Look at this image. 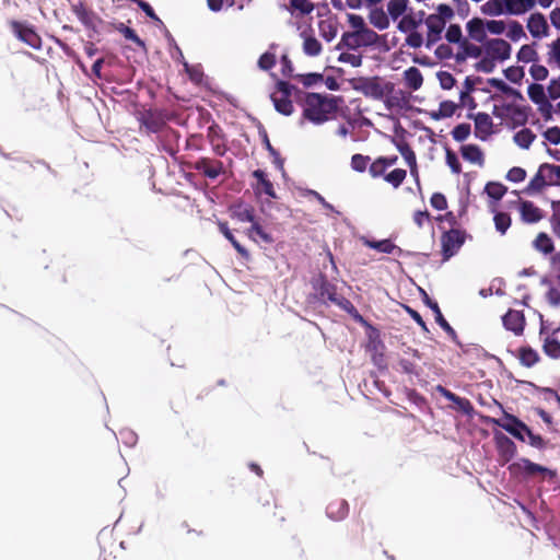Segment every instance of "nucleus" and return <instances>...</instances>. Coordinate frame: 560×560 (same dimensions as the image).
Instances as JSON below:
<instances>
[{"label":"nucleus","instance_id":"f8f14e48","mask_svg":"<svg viewBox=\"0 0 560 560\" xmlns=\"http://www.w3.org/2000/svg\"><path fill=\"white\" fill-rule=\"evenodd\" d=\"M396 162H397V156L378 158L375 161H373L372 164L370 165V168H369L370 175L374 178H377L381 176L385 177V175L387 174L386 171L390 166L395 165Z\"/></svg>","mask_w":560,"mask_h":560},{"label":"nucleus","instance_id":"b1692460","mask_svg":"<svg viewBox=\"0 0 560 560\" xmlns=\"http://www.w3.org/2000/svg\"><path fill=\"white\" fill-rule=\"evenodd\" d=\"M542 348H544V352L548 357H550L552 359L560 358V341L557 338H555L553 336H547L544 339Z\"/></svg>","mask_w":560,"mask_h":560},{"label":"nucleus","instance_id":"37998d69","mask_svg":"<svg viewBox=\"0 0 560 560\" xmlns=\"http://www.w3.org/2000/svg\"><path fill=\"white\" fill-rule=\"evenodd\" d=\"M291 5L303 14L311 13L314 10V4L310 0H291Z\"/></svg>","mask_w":560,"mask_h":560},{"label":"nucleus","instance_id":"9d476101","mask_svg":"<svg viewBox=\"0 0 560 560\" xmlns=\"http://www.w3.org/2000/svg\"><path fill=\"white\" fill-rule=\"evenodd\" d=\"M466 30L468 36L478 43H486L487 27L486 20L475 18L467 22Z\"/></svg>","mask_w":560,"mask_h":560},{"label":"nucleus","instance_id":"8fccbe9b","mask_svg":"<svg viewBox=\"0 0 560 560\" xmlns=\"http://www.w3.org/2000/svg\"><path fill=\"white\" fill-rule=\"evenodd\" d=\"M275 105H276V108L278 112L284 114V115H290L292 112H293V105L290 101L288 100H277L275 98Z\"/></svg>","mask_w":560,"mask_h":560},{"label":"nucleus","instance_id":"f3484780","mask_svg":"<svg viewBox=\"0 0 560 560\" xmlns=\"http://www.w3.org/2000/svg\"><path fill=\"white\" fill-rule=\"evenodd\" d=\"M458 108L457 104L452 101H443L436 110H431L429 113L430 117L434 120H440L444 118L452 117L456 109Z\"/></svg>","mask_w":560,"mask_h":560},{"label":"nucleus","instance_id":"774afa93","mask_svg":"<svg viewBox=\"0 0 560 560\" xmlns=\"http://www.w3.org/2000/svg\"><path fill=\"white\" fill-rule=\"evenodd\" d=\"M552 24L560 28V10H553L550 14Z\"/></svg>","mask_w":560,"mask_h":560},{"label":"nucleus","instance_id":"f704fd0d","mask_svg":"<svg viewBox=\"0 0 560 560\" xmlns=\"http://www.w3.org/2000/svg\"><path fill=\"white\" fill-rule=\"evenodd\" d=\"M405 178L406 171L401 168H395L387 173L384 177V179L395 188L399 187Z\"/></svg>","mask_w":560,"mask_h":560},{"label":"nucleus","instance_id":"39448f33","mask_svg":"<svg viewBox=\"0 0 560 560\" xmlns=\"http://www.w3.org/2000/svg\"><path fill=\"white\" fill-rule=\"evenodd\" d=\"M545 185L560 186V165L542 164L530 182V187L539 189Z\"/></svg>","mask_w":560,"mask_h":560},{"label":"nucleus","instance_id":"680f3d73","mask_svg":"<svg viewBox=\"0 0 560 560\" xmlns=\"http://www.w3.org/2000/svg\"><path fill=\"white\" fill-rule=\"evenodd\" d=\"M460 36H462V33H460V28L458 26H455V25L450 26V28L447 30V33H446V38L450 42L456 43L460 39Z\"/></svg>","mask_w":560,"mask_h":560},{"label":"nucleus","instance_id":"20e7f679","mask_svg":"<svg viewBox=\"0 0 560 560\" xmlns=\"http://www.w3.org/2000/svg\"><path fill=\"white\" fill-rule=\"evenodd\" d=\"M509 470L511 474L526 475V476H541L544 479H552L555 477V472L544 466L534 464L526 458H521L517 462L510 465Z\"/></svg>","mask_w":560,"mask_h":560},{"label":"nucleus","instance_id":"338daca9","mask_svg":"<svg viewBox=\"0 0 560 560\" xmlns=\"http://www.w3.org/2000/svg\"><path fill=\"white\" fill-rule=\"evenodd\" d=\"M455 404L458 406V408H460L462 410L466 411V412H469L470 410V404L468 402V400L466 399H463V398H457Z\"/></svg>","mask_w":560,"mask_h":560},{"label":"nucleus","instance_id":"58836bf2","mask_svg":"<svg viewBox=\"0 0 560 560\" xmlns=\"http://www.w3.org/2000/svg\"><path fill=\"white\" fill-rule=\"evenodd\" d=\"M303 49L305 54L310 56H316L320 52V44L319 42L314 37H305L303 43Z\"/></svg>","mask_w":560,"mask_h":560},{"label":"nucleus","instance_id":"c85d7f7f","mask_svg":"<svg viewBox=\"0 0 560 560\" xmlns=\"http://www.w3.org/2000/svg\"><path fill=\"white\" fill-rule=\"evenodd\" d=\"M370 22L378 30H385L389 26V20L381 9H375L371 12Z\"/></svg>","mask_w":560,"mask_h":560},{"label":"nucleus","instance_id":"423d86ee","mask_svg":"<svg viewBox=\"0 0 560 560\" xmlns=\"http://www.w3.org/2000/svg\"><path fill=\"white\" fill-rule=\"evenodd\" d=\"M354 89L373 98H381L387 92V85L377 79L360 80Z\"/></svg>","mask_w":560,"mask_h":560},{"label":"nucleus","instance_id":"603ef678","mask_svg":"<svg viewBox=\"0 0 560 560\" xmlns=\"http://www.w3.org/2000/svg\"><path fill=\"white\" fill-rule=\"evenodd\" d=\"M436 14L438 16H440L441 19H443L444 21H450L453 15H454V12H453V9L447 5V4H440L436 9V12L434 13Z\"/></svg>","mask_w":560,"mask_h":560},{"label":"nucleus","instance_id":"0eeeda50","mask_svg":"<svg viewBox=\"0 0 560 560\" xmlns=\"http://www.w3.org/2000/svg\"><path fill=\"white\" fill-rule=\"evenodd\" d=\"M464 234L458 230H451L442 236L443 254L446 258L453 256L463 245Z\"/></svg>","mask_w":560,"mask_h":560},{"label":"nucleus","instance_id":"4468645a","mask_svg":"<svg viewBox=\"0 0 560 560\" xmlns=\"http://www.w3.org/2000/svg\"><path fill=\"white\" fill-rule=\"evenodd\" d=\"M503 324L506 329L520 335L524 329V316L518 311H509L503 317Z\"/></svg>","mask_w":560,"mask_h":560},{"label":"nucleus","instance_id":"c03bdc74","mask_svg":"<svg viewBox=\"0 0 560 560\" xmlns=\"http://www.w3.org/2000/svg\"><path fill=\"white\" fill-rule=\"evenodd\" d=\"M438 79H439V82H440L441 86L444 90H450L455 84V80H454L453 75L450 72H446V71L439 72L438 73Z\"/></svg>","mask_w":560,"mask_h":560},{"label":"nucleus","instance_id":"c756f323","mask_svg":"<svg viewBox=\"0 0 560 560\" xmlns=\"http://www.w3.org/2000/svg\"><path fill=\"white\" fill-rule=\"evenodd\" d=\"M535 136L529 129H522L514 135V142L522 149H528Z\"/></svg>","mask_w":560,"mask_h":560},{"label":"nucleus","instance_id":"473e14b6","mask_svg":"<svg viewBox=\"0 0 560 560\" xmlns=\"http://www.w3.org/2000/svg\"><path fill=\"white\" fill-rule=\"evenodd\" d=\"M425 24L430 33L439 35L444 30L446 21L433 13L427 18Z\"/></svg>","mask_w":560,"mask_h":560},{"label":"nucleus","instance_id":"cd10ccee","mask_svg":"<svg viewBox=\"0 0 560 560\" xmlns=\"http://www.w3.org/2000/svg\"><path fill=\"white\" fill-rule=\"evenodd\" d=\"M364 245L370 248L376 249L380 253H386V254H392L396 249V246L388 240H382V241L364 240Z\"/></svg>","mask_w":560,"mask_h":560},{"label":"nucleus","instance_id":"dca6fc26","mask_svg":"<svg viewBox=\"0 0 560 560\" xmlns=\"http://www.w3.org/2000/svg\"><path fill=\"white\" fill-rule=\"evenodd\" d=\"M460 152L466 161L479 166L483 164V153L479 147L475 144H466L462 147Z\"/></svg>","mask_w":560,"mask_h":560},{"label":"nucleus","instance_id":"f257e3e1","mask_svg":"<svg viewBox=\"0 0 560 560\" xmlns=\"http://www.w3.org/2000/svg\"><path fill=\"white\" fill-rule=\"evenodd\" d=\"M336 109L335 98L308 94L305 100L304 116L315 124H322L328 120Z\"/></svg>","mask_w":560,"mask_h":560},{"label":"nucleus","instance_id":"7ed1b4c3","mask_svg":"<svg viewBox=\"0 0 560 560\" xmlns=\"http://www.w3.org/2000/svg\"><path fill=\"white\" fill-rule=\"evenodd\" d=\"M233 218L238 223H250L249 229H245L244 232L248 235V237L253 241H257L259 237L261 241L266 243H271L272 238L269 234H267L261 226L255 221L253 209L247 205H237L232 209Z\"/></svg>","mask_w":560,"mask_h":560},{"label":"nucleus","instance_id":"393cba45","mask_svg":"<svg viewBox=\"0 0 560 560\" xmlns=\"http://www.w3.org/2000/svg\"><path fill=\"white\" fill-rule=\"evenodd\" d=\"M482 12L488 15H501L506 13L504 0H489L482 5Z\"/></svg>","mask_w":560,"mask_h":560},{"label":"nucleus","instance_id":"2f4dec72","mask_svg":"<svg viewBox=\"0 0 560 560\" xmlns=\"http://www.w3.org/2000/svg\"><path fill=\"white\" fill-rule=\"evenodd\" d=\"M405 80L406 83L413 90L419 89L423 81L420 71L415 67L405 71Z\"/></svg>","mask_w":560,"mask_h":560},{"label":"nucleus","instance_id":"0e129e2a","mask_svg":"<svg viewBox=\"0 0 560 560\" xmlns=\"http://www.w3.org/2000/svg\"><path fill=\"white\" fill-rule=\"evenodd\" d=\"M428 219L429 214L425 211H417L413 214V221L419 228H421Z\"/></svg>","mask_w":560,"mask_h":560},{"label":"nucleus","instance_id":"e2e57ef3","mask_svg":"<svg viewBox=\"0 0 560 560\" xmlns=\"http://www.w3.org/2000/svg\"><path fill=\"white\" fill-rule=\"evenodd\" d=\"M301 80H302L303 84L312 85V84H315L316 82L320 81L322 75L315 74V73H310V74L301 75Z\"/></svg>","mask_w":560,"mask_h":560},{"label":"nucleus","instance_id":"a19ab883","mask_svg":"<svg viewBox=\"0 0 560 560\" xmlns=\"http://www.w3.org/2000/svg\"><path fill=\"white\" fill-rule=\"evenodd\" d=\"M469 135L470 126L468 124H460L456 126L452 131V136L456 141H464L469 137Z\"/></svg>","mask_w":560,"mask_h":560},{"label":"nucleus","instance_id":"de8ad7c7","mask_svg":"<svg viewBox=\"0 0 560 560\" xmlns=\"http://www.w3.org/2000/svg\"><path fill=\"white\" fill-rule=\"evenodd\" d=\"M526 177L525 170L521 167H513L508 172L506 178L514 183L523 182Z\"/></svg>","mask_w":560,"mask_h":560},{"label":"nucleus","instance_id":"09e8293b","mask_svg":"<svg viewBox=\"0 0 560 560\" xmlns=\"http://www.w3.org/2000/svg\"><path fill=\"white\" fill-rule=\"evenodd\" d=\"M431 206L436 210H445L447 208V201L444 195L440 192L433 194L431 197Z\"/></svg>","mask_w":560,"mask_h":560},{"label":"nucleus","instance_id":"c9c22d12","mask_svg":"<svg viewBox=\"0 0 560 560\" xmlns=\"http://www.w3.org/2000/svg\"><path fill=\"white\" fill-rule=\"evenodd\" d=\"M508 21L502 20H486L487 33L492 35L504 34Z\"/></svg>","mask_w":560,"mask_h":560},{"label":"nucleus","instance_id":"13d9d810","mask_svg":"<svg viewBox=\"0 0 560 560\" xmlns=\"http://www.w3.org/2000/svg\"><path fill=\"white\" fill-rule=\"evenodd\" d=\"M547 301L549 304L557 306L560 304V289L551 288L547 293Z\"/></svg>","mask_w":560,"mask_h":560},{"label":"nucleus","instance_id":"864d4df0","mask_svg":"<svg viewBox=\"0 0 560 560\" xmlns=\"http://www.w3.org/2000/svg\"><path fill=\"white\" fill-rule=\"evenodd\" d=\"M348 23L352 28L357 32H360L364 28V20L362 16L357 14H348Z\"/></svg>","mask_w":560,"mask_h":560},{"label":"nucleus","instance_id":"79ce46f5","mask_svg":"<svg viewBox=\"0 0 560 560\" xmlns=\"http://www.w3.org/2000/svg\"><path fill=\"white\" fill-rule=\"evenodd\" d=\"M220 231L224 234V236L233 244L234 248L242 255L246 256L247 252L244 247L240 245V243L234 238L233 234L226 226V224H220Z\"/></svg>","mask_w":560,"mask_h":560},{"label":"nucleus","instance_id":"9b49d317","mask_svg":"<svg viewBox=\"0 0 560 560\" xmlns=\"http://www.w3.org/2000/svg\"><path fill=\"white\" fill-rule=\"evenodd\" d=\"M501 427L522 441H525V434H529V429L525 424L510 416L502 420Z\"/></svg>","mask_w":560,"mask_h":560},{"label":"nucleus","instance_id":"ea45409f","mask_svg":"<svg viewBox=\"0 0 560 560\" xmlns=\"http://www.w3.org/2000/svg\"><path fill=\"white\" fill-rule=\"evenodd\" d=\"M534 245L535 247L540 250V252H544V253H549L552 250V242L551 240L548 237V235L544 234V233H540L535 242H534Z\"/></svg>","mask_w":560,"mask_h":560},{"label":"nucleus","instance_id":"ddd939ff","mask_svg":"<svg viewBox=\"0 0 560 560\" xmlns=\"http://www.w3.org/2000/svg\"><path fill=\"white\" fill-rule=\"evenodd\" d=\"M518 211L522 220L526 223H536L542 218L540 209L530 201H521Z\"/></svg>","mask_w":560,"mask_h":560},{"label":"nucleus","instance_id":"69168bd1","mask_svg":"<svg viewBox=\"0 0 560 560\" xmlns=\"http://www.w3.org/2000/svg\"><path fill=\"white\" fill-rule=\"evenodd\" d=\"M533 445V446H540L541 445V439L538 435H534L530 431L529 434H525V440Z\"/></svg>","mask_w":560,"mask_h":560},{"label":"nucleus","instance_id":"5701e85b","mask_svg":"<svg viewBox=\"0 0 560 560\" xmlns=\"http://www.w3.org/2000/svg\"><path fill=\"white\" fill-rule=\"evenodd\" d=\"M254 176L258 179L257 191L259 194H266L271 198H276L272 184L265 177V174L261 171H255Z\"/></svg>","mask_w":560,"mask_h":560},{"label":"nucleus","instance_id":"bf43d9fd","mask_svg":"<svg viewBox=\"0 0 560 560\" xmlns=\"http://www.w3.org/2000/svg\"><path fill=\"white\" fill-rule=\"evenodd\" d=\"M545 137L550 143L558 144L560 143V129L550 128L545 132Z\"/></svg>","mask_w":560,"mask_h":560},{"label":"nucleus","instance_id":"a18cd8bd","mask_svg":"<svg viewBox=\"0 0 560 560\" xmlns=\"http://www.w3.org/2000/svg\"><path fill=\"white\" fill-rule=\"evenodd\" d=\"M369 159L361 154H355L351 159V167L354 171L363 172L368 166Z\"/></svg>","mask_w":560,"mask_h":560},{"label":"nucleus","instance_id":"5fc2aeb1","mask_svg":"<svg viewBox=\"0 0 560 560\" xmlns=\"http://www.w3.org/2000/svg\"><path fill=\"white\" fill-rule=\"evenodd\" d=\"M275 63V56L270 52L264 54L258 61V65L261 69L267 70L270 69Z\"/></svg>","mask_w":560,"mask_h":560},{"label":"nucleus","instance_id":"4be33fe9","mask_svg":"<svg viewBox=\"0 0 560 560\" xmlns=\"http://www.w3.org/2000/svg\"><path fill=\"white\" fill-rule=\"evenodd\" d=\"M408 0H390L387 3V12L393 20H397L406 13Z\"/></svg>","mask_w":560,"mask_h":560},{"label":"nucleus","instance_id":"49530a36","mask_svg":"<svg viewBox=\"0 0 560 560\" xmlns=\"http://www.w3.org/2000/svg\"><path fill=\"white\" fill-rule=\"evenodd\" d=\"M446 164L450 166L453 173L458 174L460 172V163L456 154L450 150H446Z\"/></svg>","mask_w":560,"mask_h":560},{"label":"nucleus","instance_id":"aec40b11","mask_svg":"<svg viewBox=\"0 0 560 560\" xmlns=\"http://www.w3.org/2000/svg\"><path fill=\"white\" fill-rule=\"evenodd\" d=\"M398 150H399L400 154L402 155L404 160L406 161L407 165L410 168V175L416 180H418V177H419L418 165H417V160H416V155H415L413 151L409 147L402 145V144L398 145Z\"/></svg>","mask_w":560,"mask_h":560},{"label":"nucleus","instance_id":"a878e982","mask_svg":"<svg viewBox=\"0 0 560 560\" xmlns=\"http://www.w3.org/2000/svg\"><path fill=\"white\" fill-rule=\"evenodd\" d=\"M537 56L534 45H523L517 51L516 58L520 62L529 63L536 61Z\"/></svg>","mask_w":560,"mask_h":560},{"label":"nucleus","instance_id":"6e6d98bb","mask_svg":"<svg viewBox=\"0 0 560 560\" xmlns=\"http://www.w3.org/2000/svg\"><path fill=\"white\" fill-rule=\"evenodd\" d=\"M339 60L350 63L352 67H359L361 65V57L354 54H341Z\"/></svg>","mask_w":560,"mask_h":560},{"label":"nucleus","instance_id":"3c124183","mask_svg":"<svg viewBox=\"0 0 560 560\" xmlns=\"http://www.w3.org/2000/svg\"><path fill=\"white\" fill-rule=\"evenodd\" d=\"M530 74L535 80H545L548 77V70L540 65H533L530 67Z\"/></svg>","mask_w":560,"mask_h":560},{"label":"nucleus","instance_id":"052dcab7","mask_svg":"<svg viewBox=\"0 0 560 560\" xmlns=\"http://www.w3.org/2000/svg\"><path fill=\"white\" fill-rule=\"evenodd\" d=\"M549 96L553 100L560 97V80H552L548 86Z\"/></svg>","mask_w":560,"mask_h":560},{"label":"nucleus","instance_id":"2eb2a0df","mask_svg":"<svg viewBox=\"0 0 560 560\" xmlns=\"http://www.w3.org/2000/svg\"><path fill=\"white\" fill-rule=\"evenodd\" d=\"M506 13L521 15L534 8L536 0H504Z\"/></svg>","mask_w":560,"mask_h":560},{"label":"nucleus","instance_id":"f03ea898","mask_svg":"<svg viewBox=\"0 0 560 560\" xmlns=\"http://www.w3.org/2000/svg\"><path fill=\"white\" fill-rule=\"evenodd\" d=\"M483 52L486 57L478 62L477 70L490 72L494 68V62H502L511 57L512 47L504 39L492 38L483 44Z\"/></svg>","mask_w":560,"mask_h":560},{"label":"nucleus","instance_id":"412c9836","mask_svg":"<svg viewBox=\"0 0 560 560\" xmlns=\"http://www.w3.org/2000/svg\"><path fill=\"white\" fill-rule=\"evenodd\" d=\"M528 96L534 103L538 104L541 109H545L549 106L545 90H544L542 85H540V84L529 85L528 86Z\"/></svg>","mask_w":560,"mask_h":560},{"label":"nucleus","instance_id":"1a4fd4ad","mask_svg":"<svg viewBox=\"0 0 560 560\" xmlns=\"http://www.w3.org/2000/svg\"><path fill=\"white\" fill-rule=\"evenodd\" d=\"M493 132L492 119L488 114L478 113L475 116V135L480 140H486Z\"/></svg>","mask_w":560,"mask_h":560},{"label":"nucleus","instance_id":"a211bd4d","mask_svg":"<svg viewBox=\"0 0 560 560\" xmlns=\"http://www.w3.org/2000/svg\"><path fill=\"white\" fill-rule=\"evenodd\" d=\"M14 30H15L18 37L21 40L25 42L27 45H30L32 47L39 46V37L33 30H31L26 26L20 25V24L14 25Z\"/></svg>","mask_w":560,"mask_h":560},{"label":"nucleus","instance_id":"4d7b16f0","mask_svg":"<svg viewBox=\"0 0 560 560\" xmlns=\"http://www.w3.org/2000/svg\"><path fill=\"white\" fill-rule=\"evenodd\" d=\"M432 311H433V313H434V315H435V319H436V322L440 324V326H441L442 328H444L445 330L451 331V330H452V328L450 327V325L447 324V322L444 319V317H443V315H442V313H441V311H440V308H439L438 304H433V305H432Z\"/></svg>","mask_w":560,"mask_h":560},{"label":"nucleus","instance_id":"4c0bfd02","mask_svg":"<svg viewBox=\"0 0 560 560\" xmlns=\"http://www.w3.org/2000/svg\"><path fill=\"white\" fill-rule=\"evenodd\" d=\"M548 62L560 67V38L549 45Z\"/></svg>","mask_w":560,"mask_h":560},{"label":"nucleus","instance_id":"bb28decb","mask_svg":"<svg viewBox=\"0 0 560 560\" xmlns=\"http://www.w3.org/2000/svg\"><path fill=\"white\" fill-rule=\"evenodd\" d=\"M491 211L494 213L493 222L497 231L500 232L501 234H505V232L509 230L511 225L510 215L504 212H498L494 209H492Z\"/></svg>","mask_w":560,"mask_h":560},{"label":"nucleus","instance_id":"7c9ffc66","mask_svg":"<svg viewBox=\"0 0 560 560\" xmlns=\"http://www.w3.org/2000/svg\"><path fill=\"white\" fill-rule=\"evenodd\" d=\"M485 192L489 198L498 201L504 196L506 188L500 183L491 182L486 185Z\"/></svg>","mask_w":560,"mask_h":560},{"label":"nucleus","instance_id":"6e6552de","mask_svg":"<svg viewBox=\"0 0 560 560\" xmlns=\"http://www.w3.org/2000/svg\"><path fill=\"white\" fill-rule=\"evenodd\" d=\"M527 30L534 38H544L548 36L549 26L545 16L540 13H533L527 20Z\"/></svg>","mask_w":560,"mask_h":560},{"label":"nucleus","instance_id":"72a5a7b5","mask_svg":"<svg viewBox=\"0 0 560 560\" xmlns=\"http://www.w3.org/2000/svg\"><path fill=\"white\" fill-rule=\"evenodd\" d=\"M518 357H520L522 364H524L525 366H528V368L533 366L535 363H537V361L539 359L538 353L530 348L520 349Z\"/></svg>","mask_w":560,"mask_h":560},{"label":"nucleus","instance_id":"e433bc0d","mask_svg":"<svg viewBox=\"0 0 560 560\" xmlns=\"http://www.w3.org/2000/svg\"><path fill=\"white\" fill-rule=\"evenodd\" d=\"M506 115L511 116L512 122L517 125L524 124L527 119V113L523 108L508 107Z\"/></svg>","mask_w":560,"mask_h":560},{"label":"nucleus","instance_id":"6ab92c4d","mask_svg":"<svg viewBox=\"0 0 560 560\" xmlns=\"http://www.w3.org/2000/svg\"><path fill=\"white\" fill-rule=\"evenodd\" d=\"M504 34L510 40L515 43L526 38L522 24L514 20L508 21Z\"/></svg>","mask_w":560,"mask_h":560}]
</instances>
